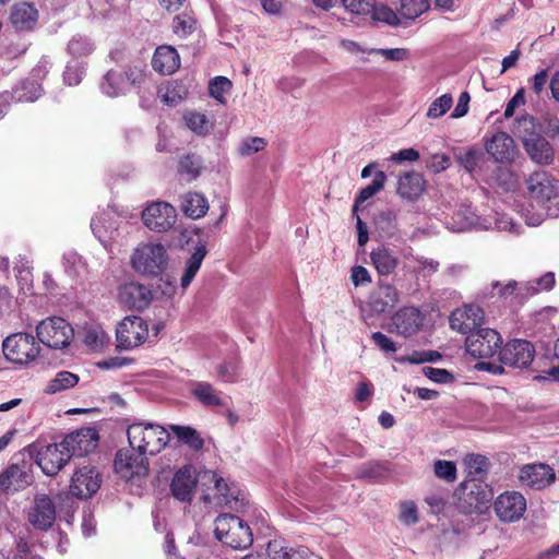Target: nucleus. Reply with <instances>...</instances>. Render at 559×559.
<instances>
[{
	"label": "nucleus",
	"mask_w": 559,
	"mask_h": 559,
	"mask_svg": "<svg viewBox=\"0 0 559 559\" xmlns=\"http://www.w3.org/2000/svg\"><path fill=\"white\" fill-rule=\"evenodd\" d=\"M527 190L537 211H527L525 221L531 226L539 225L545 217L559 215L558 182L546 171L533 173L527 179Z\"/></svg>",
	"instance_id": "1"
},
{
	"label": "nucleus",
	"mask_w": 559,
	"mask_h": 559,
	"mask_svg": "<svg viewBox=\"0 0 559 559\" xmlns=\"http://www.w3.org/2000/svg\"><path fill=\"white\" fill-rule=\"evenodd\" d=\"M513 133L522 141L524 151L534 163L544 166L555 160V148L537 130L535 117L528 114L518 117Z\"/></svg>",
	"instance_id": "2"
},
{
	"label": "nucleus",
	"mask_w": 559,
	"mask_h": 559,
	"mask_svg": "<svg viewBox=\"0 0 559 559\" xmlns=\"http://www.w3.org/2000/svg\"><path fill=\"white\" fill-rule=\"evenodd\" d=\"M128 442L132 451L145 455L160 453L170 441L168 429L152 421H133L127 427Z\"/></svg>",
	"instance_id": "3"
},
{
	"label": "nucleus",
	"mask_w": 559,
	"mask_h": 559,
	"mask_svg": "<svg viewBox=\"0 0 559 559\" xmlns=\"http://www.w3.org/2000/svg\"><path fill=\"white\" fill-rule=\"evenodd\" d=\"M169 255L164 245L158 242H141L134 249L130 263L132 269L151 277L160 275L168 266Z\"/></svg>",
	"instance_id": "4"
},
{
	"label": "nucleus",
	"mask_w": 559,
	"mask_h": 559,
	"mask_svg": "<svg viewBox=\"0 0 559 559\" xmlns=\"http://www.w3.org/2000/svg\"><path fill=\"white\" fill-rule=\"evenodd\" d=\"M400 290L390 283L379 281L360 307L361 320L370 325L374 318L390 312L400 302Z\"/></svg>",
	"instance_id": "5"
},
{
	"label": "nucleus",
	"mask_w": 559,
	"mask_h": 559,
	"mask_svg": "<svg viewBox=\"0 0 559 559\" xmlns=\"http://www.w3.org/2000/svg\"><path fill=\"white\" fill-rule=\"evenodd\" d=\"M214 532L219 542L233 549L248 548L253 542L251 528L237 515H218L215 520Z\"/></svg>",
	"instance_id": "6"
},
{
	"label": "nucleus",
	"mask_w": 559,
	"mask_h": 559,
	"mask_svg": "<svg viewBox=\"0 0 559 559\" xmlns=\"http://www.w3.org/2000/svg\"><path fill=\"white\" fill-rule=\"evenodd\" d=\"M456 507L464 514L483 513L490 501L486 487L476 479L463 481L455 490Z\"/></svg>",
	"instance_id": "7"
},
{
	"label": "nucleus",
	"mask_w": 559,
	"mask_h": 559,
	"mask_svg": "<svg viewBox=\"0 0 559 559\" xmlns=\"http://www.w3.org/2000/svg\"><path fill=\"white\" fill-rule=\"evenodd\" d=\"M2 350L9 361L24 365L39 356L40 346L32 334L20 332L3 341Z\"/></svg>",
	"instance_id": "8"
},
{
	"label": "nucleus",
	"mask_w": 559,
	"mask_h": 559,
	"mask_svg": "<svg viewBox=\"0 0 559 559\" xmlns=\"http://www.w3.org/2000/svg\"><path fill=\"white\" fill-rule=\"evenodd\" d=\"M36 332L38 340L53 349L67 347L74 336L71 324L60 317H50L43 320L37 325Z\"/></svg>",
	"instance_id": "9"
},
{
	"label": "nucleus",
	"mask_w": 559,
	"mask_h": 559,
	"mask_svg": "<svg viewBox=\"0 0 559 559\" xmlns=\"http://www.w3.org/2000/svg\"><path fill=\"white\" fill-rule=\"evenodd\" d=\"M501 344L502 337L496 330L478 326L466 336L465 349L475 358H491Z\"/></svg>",
	"instance_id": "10"
},
{
	"label": "nucleus",
	"mask_w": 559,
	"mask_h": 559,
	"mask_svg": "<svg viewBox=\"0 0 559 559\" xmlns=\"http://www.w3.org/2000/svg\"><path fill=\"white\" fill-rule=\"evenodd\" d=\"M116 472L128 481H138L148 474L147 455L132 450H119L115 457Z\"/></svg>",
	"instance_id": "11"
},
{
	"label": "nucleus",
	"mask_w": 559,
	"mask_h": 559,
	"mask_svg": "<svg viewBox=\"0 0 559 559\" xmlns=\"http://www.w3.org/2000/svg\"><path fill=\"white\" fill-rule=\"evenodd\" d=\"M116 337L119 348L132 349L147 340L148 325L141 317H126L117 326Z\"/></svg>",
	"instance_id": "12"
},
{
	"label": "nucleus",
	"mask_w": 559,
	"mask_h": 559,
	"mask_svg": "<svg viewBox=\"0 0 559 559\" xmlns=\"http://www.w3.org/2000/svg\"><path fill=\"white\" fill-rule=\"evenodd\" d=\"M143 73L138 68L127 70H109L100 83L102 92L109 97H117L126 94L131 86L140 84Z\"/></svg>",
	"instance_id": "13"
},
{
	"label": "nucleus",
	"mask_w": 559,
	"mask_h": 559,
	"mask_svg": "<svg viewBox=\"0 0 559 559\" xmlns=\"http://www.w3.org/2000/svg\"><path fill=\"white\" fill-rule=\"evenodd\" d=\"M57 512L52 499L46 493H37L26 512L27 522L37 531L50 530L56 521Z\"/></svg>",
	"instance_id": "14"
},
{
	"label": "nucleus",
	"mask_w": 559,
	"mask_h": 559,
	"mask_svg": "<svg viewBox=\"0 0 559 559\" xmlns=\"http://www.w3.org/2000/svg\"><path fill=\"white\" fill-rule=\"evenodd\" d=\"M535 355L534 345L526 340H512L503 347H500V362L512 368L528 367Z\"/></svg>",
	"instance_id": "15"
},
{
	"label": "nucleus",
	"mask_w": 559,
	"mask_h": 559,
	"mask_svg": "<svg viewBox=\"0 0 559 559\" xmlns=\"http://www.w3.org/2000/svg\"><path fill=\"white\" fill-rule=\"evenodd\" d=\"M176 209L167 202H153L142 212L144 225L154 231L163 233L176 222Z\"/></svg>",
	"instance_id": "16"
},
{
	"label": "nucleus",
	"mask_w": 559,
	"mask_h": 559,
	"mask_svg": "<svg viewBox=\"0 0 559 559\" xmlns=\"http://www.w3.org/2000/svg\"><path fill=\"white\" fill-rule=\"evenodd\" d=\"M485 150L495 162L500 164H512L519 156V148L513 138L503 131L487 138Z\"/></svg>",
	"instance_id": "17"
},
{
	"label": "nucleus",
	"mask_w": 559,
	"mask_h": 559,
	"mask_svg": "<svg viewBox=\"0 0 559 559\" xmlns=\"http://www.w3.org/2000/svg\"><path fill=\"white\" fill-rule=\"evenodd\" d=\"M493 509L500 521L516 522L526 511V499L521 492L506 491L497 497Z\"/></svg>",
	"instance_id": "18"
},
{
	"label": "nucleus",
	"mask_w": 559,
	"mask_h": 559,
	"mask_svg": "<svg viewBox=\"0 0 559 559\" xmlns=\"http://www.w3.org/2000/svg\"><path fill=\"white\" fill-rule=\"evenodd\" d=\"M518 479L522 487L542 490L555 483L556 473L548 464H525L520 468Z\"/></svg>",
	"instance_id": "19"
},
{
	"label": "nucleus",
	"mask_w": 559,
	"mask_h": 559,
	"mask_svg": "<svg viewBox=\"0 0 559 559\" xmlns=\"http://www.w3.org/2000/svg\"><path fill=\"white\" fill-rule=\"evenodd\" d=\"M102 477L93 466L78 468L71 478L70 493L79 499H88L100 488Z\"/></svg>",
	"instance_id": "20"
},
{
	"label": "nucleus",
	"mask_w": 559,
	"mask_h": 559,
	"mask_svg": "<svg viewBox=\"0 0 559 559\" xmlns=\"http://www.w3.org/2000/svg\"><path fill=\"white\" fill-rule=\"evenodd\" d=\"M424 316L418 308L403 307L391 318L389 332L409 337L416 334L424 324Z\"/></svg>",
	"instance_id": "21"
},
{
	"label": "nucleus",
	"mask_w": 559,
	"mask_h": 559,
	"mask_svg": "<svg viewBox=\"0 0 559 559\" xmlns=\"http://www.w3.org/2000/svg\"><path fill=\"white\" fill-rule=\"evenodd\" d=\"M71 459L63 445L60 443H49L40 447L36 455V463L46 475H56Z\"/></svg>",
	"instance_id": "22"
},
{
	"label": "nucleus",
	"mask_w": 559,
	"mask_h": 559,
	"mask_svg": "<svg viewBox=\"0 0 559 559\" xmlns=\"http://www.w3.org/2000/svg\"><path fill=\"white\" fill-rule=\"evenodd\" d=\"M483 320L484 311L479 306L466 305L452 311L449 323L452 330L468 335L481 324Z\"/></svg>",
	"instance_id": "23"
},
{
	"label": "nucleus",
	"mask_w": 559,
	"mask_h": 559,
	"mask_svg": "<svg viewBox=\"0 0 559 559\" xmlns=\"http://www.w3.org/2000/svg\"><path fill=\"white\" fill-rule=\"evenodd\" d=\"M97 432L93 428H82L69 433L61 444L71 456H83L92 452L97 447Z\"/></svg>",
	"instance_id": "24"
},
{
	"label": "nucleus",
	"mask_w": 559,
	"mask_h": 559,
	"mask_svg": "<svg viewBox=\"0 0 559 559\" xmlns=\"http://www.w3.org/2000/svg\"><path fill=\"white\" fill-rule=\"evenodd\" d=\"M118 298L120 304L130 309L143 310L152 300V292L143 284L130 282L119 288Z\"/></svg>",
	"instance_id": "25"
},
{
	"label": "nucleus",
	"mask_w": 559,
	"mask_h": 559,
	"mask_svg": "<svg viewBox=\"0 0 559 559\" xmlns=\"http://www.w3.org/2000/svg\"><path fill=\"white\" fill-rule=\"evenodd\" d=\"M197 486V477L192 466H183L176 472L171 481V492L180 501H191Z\"/></svg>",
	"instance_id": "26"
},
{
	"label": "nucleus",
	"mask_w": 559,
	"mask_h": 559,
	"mask_svg": "<svg viewBox=\"0 0 559 559\" xmlns=\"http://www.w3.org/2000/svg\"><path fill=\"white\" fill-rule=\"evenodd\" d=\"M425 189L426 180L419 173L409 171L399 177L396 192L404 200H417Z\"/></svg>",
	"instance_id": "27"
},
{
	"label": "nucleus",
	"mask_w": 559,
	"mask_h": 559,
	"mask_svg": "<svg viewBox=\"0 0 559 559\" xmlns=\"http://www.w3.org/2000/svg\"><path fill=\"white\" fill-rule=\"evenodd\" d=\"M31 483V475L16 464L10 465L0 474V490L4 492L25 489Z\"/></svg>",
	"instance_id": "28"
},
{
	"label": "nucleus",
	"mask_w": 559,
	"mask_h": 559,
	"mask_svg": "<svg viewBox=\"0 0 559 559\" xmlns=\"http://www.w3.org/2000/svg\"><path fill=\"white\" fill-rule=\"evenodd\" d=\"M152 66L160 74H173L180 67L179 53L171 46H159L153 56Z\"/></svg>",
	"instance_id": "29"
},
{
	"label": "nucleus",
	"mask_w": 559,
	"mask_h": 559,
	"mask_svg": "<svg viewBox=\"0 0 559 559\" xmlns=\"http://www.w3.org/2000/svg\"><path fill=\"white\" fill-rule=\"evenodd\" d=\"M370 260L373 267L382 276L391 275L399 265V259L395 252L384 245L372 249Z\"/></svg>",
	"instance_id": "30"
},
{
	"label": "nucleus",
	"mask_w": 559,
	"mask_h": 559,
	"mask_svg": "<svg viewBox=\"0 0 559 559\" xmlns=\"http://www.w3.org/2000/svg\"><path fill=\"white\" fill-rule=\"evenodd\" d=\"M38 12L29 3H17L12 8L10 20L16 31H31L37 23Z\"/></svg>",
	"instance_id": "31"
},
{
	"label": "nucleus",
	"mask_w": 559,
	"mask_h": 559,
	"mask_svg": "<svg viewBox=\"0 0 559 559\" xmlns=\"http://www.w3.org/2000/svg\"><path fill=\"white\" fill-rule=\"evenodd\" d=\"M555 284V273L547 272L537 280L528 281L526 283L521 284V287L516 293V298L519 299L520 302H524L527 298L535 296L542 292L551 290Z\"/></svg>",
	"instance_id": "32"
},
{
	"label": "nucleus",
	"mask_w": 559,
	"mask_h": 559,
	"mask_svg": "<svg viewBox=\"0 0 559 559\" xmlns=\"http://www.w3.org/2000/svg\"><path fill=\"white\" fill-rule=\"evenodd\" d=\"M180 207L186 216L192 219H198L206 214L209 203L203 194L198 192H188L182 195Z\"/></svg>",
	"instance_id": "33"
},
{
	"label": "nucleus",
	"mask_w": 559,
	"mask_h": 559,
	"mask_svg": "<svg viewBox=\"0 0 559 559\" xmlns=\"http://www.w3.org/2000/svg\"><path fill=\"white\" fill-rule=\"evenodd\" d=\"M191 394L203 406L213 407L224 405L222 393L218 392L211 383L198 381L192 383Z\"/></svg>",
	"instance_id": "34"
},
{
	"label": "nucleus",
	"mask_w": 559,
	"mask_h": 559,
	"mask_svg": "<svg viewBox=\"0 0 559 559\" xmlns=\"http://www.w3.org/2000/svg\"><path fill=\"white\" fill-rule=\"evenodd\" d=\"M214 488L221 502L230 508L237 509L238 503L242 506L243 497L240 498V490L234 484L229 485L224 478L212 475Z\"/></svg>",
	"instance_id": "35"
},
{
	"label": "nucleus",
	"mask_w": 559,
	"mask_h": 559,
	"mask_svg": "<svg viewBox=\"0 0 559 559\" xmlns=\"http://www.w3.org/2000/svg\"><path fill=\"white\" fill-rule=\"evenodd\" d=\"M207 253L205 243L201 242L199 243L193 253L190 255V258L186 262L185 272L180 278V286L186 289L191 282L193 281L194 276L197 275L198 271L200 270L202 262Z\"/></svg>",
	"instance_id": "36"
},
{
	"label": "nucleus",
	"mask_w": 559,
	"mask_h": 559,
	"mask_svg": "<svg viewBox=\"0 0 559 559\" xmlns=\"http://www.w3.org/2000/svg\"><path fill=\"white\" fill-rule=\"evenodd\" d=\"M408 265L414 275L427 278L436 274L439 270V261L421 254H409L406 257Z\"/></svg>",
	"instance_id": "37"
},
{
	"label": "nucleus",
	"mask_w": 559,
	"mask_h": 559,
	"mask_svg": "<svg viewBox=\"0 0 559 559\" xmlns=\"http://www.w3.org/2000/svg\"><path fill=\"white\" fill-rule=\"evenodd\" d=\"M169 429L180 443L188 445L190 449L199 451L203 448L204 440L200 432L193 427L170 425Z\"/></svg>",
	"instance_id": "38"
},
{
	"label": "nucleus",
	"mask_w": 559,
	"mask_h": 559,
	"mask_svg": "<svg viewBox=\"0 0 559 559\" xmlns=\"http://www.w3.org/2000/svg\"><path fill=\"white\" fill-rule=\"evenodd\" d=\"M374 225L382 237H393L397 231V214L394 210L381 211L374 218Z\"/></svg>",
	"instance_id": "39"
},
{
	"label": "nucleus",
	"mask_w": 559,
	"mask_h": 559,
	"mask_svg": "<svg viewBox=\"0 0 559 559\" xmlns=\"http://www.w3.org/2000/svg\"><path fill=\"white\" fill-rule=\"evenodd\" d=\"M95 50L94 41L86 35L75 34L68 43L67 51L73 58L90 56Z\"/></svg>",
	"instance_id": "40"
},
{
	"label": "nucleus",
	"mask_w": 559,
	"mask_h": 559,
	"mask_svg": "<svg viewBox=\"0 0 559 559\" xmlns=\"http://www.w3.org/2000/svg\"><path fill=\"white\" fill-rule=\"evenodd\" d=\"M186 126L199 135L209 134L214 123L204 115L198 111H188L183 115Z\"/></svg>",
	"instance_id": "41"
},
{
	"label": "nucleus",
	"mask_w": 559,
	"mask_h": 559,
	"mask_svg": "<svg viewBox=\"0 0 559 559\" xmlns=\"http://www.w3.org/2000/svg\"><path fill=\"white\" fill-rule=\"evenodd\" d=\"M79 382V376L70 371H59L51 379L45 389L46 393L56 394L75 386Z\"/></svg>",
	"instance_id": "42"
},
{
	"label": "nucleus",
	"mask_w": 559,
	"mask_h": 559,
	"mask_svg": "<svg viewBox=\"0 0 559 559\" xmlns=\"http://www.w3.org/2000/svg\"><path fill=\"white\" fill-rule=\"evenodd\" d=\"M108 213H102L92 218L91 228L95 237L107 247L108 241L112 238L117 227L112 224L106 225Z\"/></svg>",
	"instance_id": "43"
},
{
	"label": "nucleus",
	"mask_w": 559,
	"mask_h": 559,
	"mask_svg": "<svg viewBox=\"0 0 559 559\" xmlns=\"http://www.w3.org/2000/svg\"><path fill=\"white\" fill-rule=\"evenodd\" d=\"M41 92L43 88L38 82L25 80L13 91V98L16 102H34Z\"/></svg>",
	"instance_id": "44"
},
{
	"label": "nucleus",
	"mask_w": 559,
	"mask_h": 559,
	"mask_svg": "<svg viewBox=\"0 0 559 559\" xmlns=\"http://www.w3.org/2000/svg\"><path fill=\"white\" fill-rule=\"evenodd\" d=\"M265 556L267 559H300L299 551L290 548L282 540H271L267 544Z\"/></svg>",
	"instance_id": "45"
},
{
	"label": "nucleus",
	"mask_w": 559,
	"mask_h": 559,
	"mask_svg": "<svg viewBox=\"0 0 559 559\" xmlns=\"http://www.w3.org/2000/svg\"><path fill=\"white\" fill-rule=\"evenodd\" d=\"M428 0H400L396 10L401 16L414 20L428 10Z\"/></svg>",
	"instance_id": "46"
},
{
	"label": "nucleus",
	"mask_w": 559,
	"mask_h": 559,
	"mask_svg": "<svg viewBox=\"0 0 559 559\" xmlns=\"http://www.w3.org/2000/svg\"><path fill=\"white\" fill-rule=\"evenodd\" d=\"M187 93V88L178 82L169 83L165 87V91L164 88L158 91L162 100L169 106H176L179 104L182 99L186 98Z\"/></svg>",
	"instance_id": "47"
},
{
	"label": "nucleus",
	"mask_w": 559,
	"mask_h": 559,
	"mask_svg": "<svg viewBox=\"0 0 559 559\" xmlns=\"http://www.w3.org/2000/svg\"><path fill=\"white\" fill-rule=\"evenodd\" d=\"M536 121L539 132L551 139L559 136V117L556 112L546 111Z\"/></svg>",
	"instance_id": "48"
},
{
	"label": "nucleus",
	"mask_w": 559,
	"mask_h": 559,
	"mask_svg": "<svg viewBox=\"0 0 559 559\" xmlns=\"http://www.w3.org/2000/svg\"><path fill=\"white\" fill-rule=\"evenodd\" d=\"M195 27H197L195 19L188 13H181L174 17V21H173L174 33L181 38H186L190 34H192L194 32Z\"/></svg>",
	"instance_id": "49"
},
{
	"label": "nucleus",
	"mask_w": 559,
	"mask_h": 559,
	"mask_svg": "<svg viewBox=\"0 0 559 559\" xmlns=\"http://www.w3.org/2000/svg\"><path fill=\"white\" fill-rule=\"evenodd\" d=\"M233 84L226 76L214 78L209 85L210 95L221 104L226 102L225 95L231 91Z\"/></svg>",
	"instance_id": "50"
},
{
	"label": "nucleus",
	"mask_w": 559,
	"mask_h": 559,
	"mask_svg": "<svg viewBox=\"0 0 559 559\" xmlns=\"http://www.w3.org/2000/svg\"><path fill=\"white\" fill-rule=\"evenodd\" d=\"M453 105V98L451 94H443L436 98L429 106L426 116L430 119H437L442 117Z\"/></svg>",
	"instance_id": "51"
},
{
	"label": "nucleus",
	"mask_w": 559,
	"mask_h": 559,
	"mask_svg": "<svg viewBox=\"0 0 559 559\" xmlns=\"http://www.w3.org/2000/svg\"><path fill=\"white\" fill-rule=\"evenodd\" d=\"M109 342V336L100 328H91L85 331L84 344L91 349H99Z\"/></svg>",
	"instance_id": "52"
},
{
	"label": "nucleus",
	"mask_w": 559,
	"mask_h": 559,
	"mask_svg": "<svg viewBox=\"0 0 559 559\" xmlns=\"http://www.w3.org/2000/svg\"><path fill=\"white\" fill-rule=\"evenodd\" d=\"M390 468L385 463H370L366 465L360 472L359 477L370 480H381L389 476Z\"/></svg>",
	"instance_id": "53"
},
{
	"label": "nucleus",
	"mask_w": 559,
	"mask_h": 559,
	"mask_svg": "<svg viewBox=\"0 0 559 559\" xmlns=\"http://www.w3.org/2000/svg\"><path fill=\"white\" fill-rule=\"evenodd\" d=\"M433 472L438 478L448 483L456 479V465L452 461L437 460L433 463Z\"/></svg>",
	"instance_id": "54"
},
{
	"label": "nucleus",
	"mask_w": 559,
	"mask_h": 559,
	"mask_svg": "<svg viewBox=\"0 0 559 559\" xmlns=\"http://www.w3.org/2000/svg\"><path fill=\"white\" fill-rule=\"evenodd\" d=\"M370 13L372 14V20L374 21L383 22L392 26L400 24L397 13L384 4L376 5L373 3V9Z\"/></svg>",
	"instance_id": "55"
},
{
	"label": "nucleus",
	"mask_w": 559,
	"mask_h": 559,
	"mask_svg": "<svg viewBox=\"0 0 559 559\" xmlns=\"http://www.w3.org/2000/svg\"><path fill=\"white\" fill-rule=\"evenodd\" d=\"M179 173L195 179L200 175V159L194 155L183 156L179 162Z\"/></svg>",
	"instance_id": "56"
},
{
	"label": "nucleus",
	"mask_w": 559,
	"mask_h": 559,
	"mask_svg": "<svg viewBox=\"0 0 559 559\" xmlns=\"http://www.w3.org/2000/svg\"><path fill=\"white\" fill-rule=\"evenodd\" d=\"M465 464L469 471V474H476V475L486 473L489 467L488 459L481 454L467 455L465 459Z\"/></svg>",
	"instance_id": "57"
},
{
	"label": "nucleus",
	"mask_w": 559,
	"mask_h": 559,
	"mask_svg": "<svg viewBox=\"0 0 559 559\" xmlns=\"http://www.w3.org/2000/svg\"><path fill=\"white\" fill-rule=\"evenodd\" d=\"M240 367L236 361H228L217 367V376L224 382H235L239 378Z\"/></svg>",
	"instance_id": "58"
},
{
	"label": "nucleus",
	"mask_w": 559,
	"mask_h": 559,
	"mask_svg": "<svg viewBox=\"0 0 559 559\" xmlns=\"http://www.w3.org/2000/svg\"><path fill=\"white\" fill-rule=\"evenodd\" d=\"M521 285L516 281H509L507 284L502 285L499 282L492 283L493 290L497 292V295L502 298H511L516 304H521L516 298V293L519 292Z\"/></svg>",
	"instance_id": "59"
},
{
	"label": "nucleus",
	"mask_w": 559,
	"mask_h": 559,
	"mask_svg": "<svg viewBox=\"0 0 559 559\" xmlns=\"http://www.w3.org/2000/svg\"><path fill=\"white\" fill-rule=\"evenodd\" d=\"M266 146V141L260 136L248 138L242 141L239 146V154L242 156H250L254 153H258Z\"/></svg>",
	"instance_id": "60"
},
{
	"label": "nucleus",
	"mask_w": 559,
	"mask_h": 559,
	"mask_svg": "<svg viewBox=\"0 0 559 559\" xmlns=\"http://www.w3.org/2000/svg\"><path fill=\"white\" fill-rule=\"evenodd\" d=\"M374 0H342L346 10L357 15L369 14L373 9Z\"/></svg>",
	"instance_id": "61"
},
{
	"label": "nucleus",
	"mask_w": 559,
	"mask_h": 559,
	"mask_svg": "<svg viewBox=\"0 0 559 559\" xmlns=\"http://www.w3.org/2000/svg\"><path fill=\"white\" fill-rule=\"evenodd\" d=\"M400 520L406 525H412L418 522L417 507L413 501H405L401 503Z\"/></svg>",
	"instance_id": "62"
},
{
	"label": "nucleus",
	"mask_w": 559,
	"mask_h": 559,
	"mask_svg": "<svg viewBox=\"0 0 559 559\" xmlns=\"http://www.w3.org/2000/svg\"><path fill=\"white\" fill-rule=\"evenodd\" d=\"M423 373L436 383H448L453 380V374L441 368L424 367Z\"/></svg>",
	"instance_id": "63"
},
{
	"label": "nucleus",
	"mask_w": 559,
	"mask_h": 559,
	"mask_svg": "<svg viewBox=\"0 0 559 559\" xmlns=\"http://www.w3.org/2000/svg\"><path fill=\"white\" fill-rule=\"evenodd\" d=\"M450 166V158L444 154L431 155L426 160V167L433 174L441 173Z\"/></svg>",
	"instance_id": "64"
}]
</instances>
